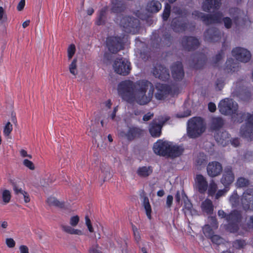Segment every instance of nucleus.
<instances>
[{"label": "nucleus", "instance_id": "nucleus-56", "mask_svg": "<svg viewBox=\"0 0 253 253\" xmlns=\"http://www.w3.org/2000/svg\"><path fill=\"white\" fill-rule=\"evenodd\" d=\"M125 7L121 4H117L113 6L112 8V11L113 13H121L124 11Z\"/></svg>", "mask_w": 253, "mask_h": 253}, {"label": "nucleus", "instance_id": "nucleus-29", "mask_svg": "<svg viewBox=\"0 0 253 253\" xmlns=\"http://www.w3.org/2000/svg\"><path fill=\"white\" fill-rule=\"evenodd\" d=\"M187 23L181 18H175L171 22V26L174 31L176 32L184 31L187 28Z\"/></svg>", "mask_w": 253, "mask_h": 253}, {"label": "nucleus", "instance_id": "nucleus-51", "mask_svg": "<svg viewBox=\"0 0 253 253\" xmlns=\"http://www.w3.org/2000/svg\"><path fill=\"white\" fill-rule=\"evenodd\" d=\"M76 46L74 44H70L67 49L68 58L69 60L72 59L76 52Z\"/></svg>", "mask_w": 253, "mask_h": 253}, {"label": "nucleus", "instance_id": "nucleus-13", "mask_svg": "<svg viewBox=\"0 0 253 253\" xmlns=\"http://www.w3.org/2000/svg\"><path fill=\"white\" fill-rule=\"evenodd\" d=\"M169 143L170 142L168 141L159 140L154 144V153L158 155L167 157L168 151L169 149Z\"/></svg>", "mask_w": 253, "mask_h": 253}, {"label": "nucleus", "instance_id": "nucleus-1", "mask_svg": "<svg viewBox=\"0 0 253 253\" xmlns=\"http://www.w3.org/2000/svg\"><path fill=\"white\" fill-rule=\"evenodd\" d=\"M217 214L220 218L224 219L227 221V229L232 233L238 231L241 222L245 218L243 212L238 210L232 211L227 214L224 211L220 210Z\"/></svg>", "mask_w": 253, "mask_h": 253}, {"label": "nucleus", "instance_id": "nucleus-30", "mask_svg": "<svg viewBox=\"0 0 253 253\" xmlns=\"http://www.w3.org/2000/svg\"><path fill=\"white\" fill-rule=\"evenodd\" d=\"M184 149L178 145H173L170 142L169 143V149L168 151V157L174 158L180 156L183 153Z\"/></svg>", "mask_w": 253, "mask_h": 253}, {"label": "nucleus", "instance_id": "nucleus-47", "mask_svg": "<svg viewBox=\"0 0 253 253\" xmlns=\"http://www.w3.org/2000/svg\"><path fill=\"white\" fill-rule=\"evenodd\" d=\"M217 188V184L215 183L213 180H211L208 189V194L211 196L214 195L216 191Z\"/></svg>", "mask_w": 253, "mask_h": 253}, {"label": "nucleus", "instance_id": "nucleus-16", "mask_svg": "<svg viewBox=\"0 0 253 253\" xmlns=\"http://www.w3.org/2000/svg\"><path fill=\"white\" fill-rule=\"evenodd\" d=\"M156 89L155 96L158 100H164L171 92L170 86L166 84H157Z\"/></svg>", "mask_w": 253, "mask_h": 253}, {"label": "nucleus", "instance_id": "nucleus-4", "mask_svg": "<svg viewBox=\"0 0 253 253\" xmlns=\"http://www.w3.org/2000/svg\"><path fill=\"white\" fill-rule=\"evenodd\" d=\"M192 16L195 19H200L207 25L210 24L220 23L222 21L223 14L218 12L214 14H205L200 11L195 10L192 12Z\"/></svg>", "mask_w": 253, "mask_h": 253}, {"label": "nucleus", "instance_id": "nucleus-55", "mask_svg": "<svg viewBox=\"0 0 253 253\" xmlns=\"http://www.w3.org/2000/svg\"><path fill=\"white\" fill-rule=\"evenodd\" d=\"M210 238L213 243L217 245H220L223 243V238L217 235H212Z\"/></svg>", "mask_w": 253, "mask_h": 253}, {"label": "nucleus", "instance_id": "nucleus-45", "mask_svg": "<svg viewBox=\"0 0 253 253\" xmlns=\"http://www.w3.org/2000/svg\"><path fill=\"white\" fill-rule=\"evenodd\" d=\"M163 40H161V44L169 46L172 40V37H171L170 34L167 32H165L163 35Z\"/></svg>", "mask_w": 253, "mask_h": 253}, {"label": "nucleus", "instance_id": "nucleus-27", "mask_svg": "<svg viewBox=\"0 0 253 253\" xmlns=\"http://www.w3.org/2000/svg\"><path fill=\"white\" fill-rule=\"evenodd\" d=\"M242 203L245 210L253 211V191H251L250 193L247 191L244 194L242 198Z\"/></svg>", "mask_w": 253, "mask_h": 253}, {"label": "nucleus", "instance_id": "nucleus-28", "mask_svg": "<svg viewBox=\"0 0 253 253\" xmlns=\"http://www.w3.org/2000/svg\"><path fill=\"white\" fill-rule=\"evenodd\" d=\"M232 119L234 122L241 123L244 120L247 122L249 120H253V114L252 115L250 113H236V111L232 114Z\"/></svg>", "mask_w": 253, "mask_h": 253}, {"label": "nucleus", "instance_id": "nucleus-25", "mask_svg": "<svg viewBox=\"0 0 253 253\" xmlns=\"http://www.w3.org/2000/svg\"><path fill=\"white\" fill-rule=\"evenodd\" d=\"M196 187L200 193H204L208 189V182L202 174H197L195 178Z\"/></svg>", "mask_w": 253, "mask_h": 253}, {"label": "nucleus", "instance_id": "nucleus-42", "mask_svg": "<svg viewBox=\"0 0 253 253\" xmlns=\"http://www.w3.org/2000/svg\"><path fill=\"white\" fill-rule=\"evenodd\" d=\"M143 206L145 210L147 217L151 219V207L149 203V199L147 197L143 198Z\"/></svg>", "mask_w": 253, "mask_h": 253}, {"label": "nucleus", "instance_id": "nucleus-26", "mask_svg": "<svg viewBox=\"0 0 253 253\" xmlns=\"http://www.w3.org/2000/svg\"><path fill=\"white\" fill-rule=\"evenodd\" d=\"M206 61V57L205 54L199 53L193 56L192 62L190 65L196 69H200L203 67Z\"/></svg>", "mask_w": 253, "mask_h": 253}, {"label": "nucleus", "instance_id": "nucleus-44", "mask_svg": "<svg viewBox=\"0 0 253 253\" xmlns=\"http://www.w3.org/2000/svg\"><path fill=\"white\" fill-rule=\"evenodd\" d=\"M87 129L89 130L88 135L93 137L95 139V143H97L96 137L98 135L99 131L96 126L92 124L91 126Z\"/></svg>", "mask_w": 253, "mask_h": 253}, {"label": "nucleus", "instance_id": "nucleus-15", "mask_svg": "<svg viewBox=\"0 0 253 253\" xmlns=\"http://www.w3.org/2000/svg\"><path fill=\"white\" fill-rule=\"evenodd\" d=\"M205 40L210 42H218L221 38L219 30L215 27H211L204 32Z\"/></svg>", "mask_w": 253, "mask_h": 253}, {"label": "nucleus", "instance_id": "nucleus-35", "mask_svg": "<svg viewBox=\"0 0 253 253\" xmlns=\"http://www.w3.org/2000/svg\"><path fill=\"white\" fill-rule=\"evenodd\" d=\"M153 172L151 167H142L139 168L136 171L138 176L141 177H147L149 176Z\"/></svg>", "mask_w": 253, "mask_h": 253}, {"label": "nucleus", "instance_id": "nucleus-18", "mask_svg": "<svg viewBox=\"0 0 253 253\" xmlns=\"http://www.w3.org/2000/svg\"><path fill=\"white\" fill-rule=\"evenodd\" d=\"M154 88H150L147 94L146 93L135 94V100L140 105H144L150 102L154 95Z\"/></svg>", "mask_w": 253, "mask_h": 253}, {"label": "nucleus", "instance_id": "nucleus-8", "mask_svg": "<svg viewBox=\"0 0 253 253\" xmlns=\"http://www.w3.org/2000/svg\"><path fill=\"white\" fill-rule=\"evenodd\" d=\"M113 68L117 74L126 76L128 75L130 71V64L126 59L117 58L114 62Z\"/></svg>", "mask_w": 253, "mask_h": 253}, {"label": "nucleus", "instance_id": "nucleus-41", "mask_svg": "<svg viewBox=\"0 0 253 253\" xmlns=\"http://www.w3.org/2000/svg\"><path fill=\"white\" fill-rule=\"evenodd\" d=\"M236 184V186L239 188L246 187L250 185V181L247 178L240 177L237 179Z\"/></svg>", "mask_w": 253, "mask_h": 253}, {"label": "nucleus", "instance_id": "nucleus-53", "mask_svg": "<svg viewBox=\"0 0 253 253\" xmlns=\"http://www.w3.org/2000/svg\"><path fill=\"white\" fill-rule=\"evenodd\" d=\"M101 248L99 247V245L96 243L94 245H92L91 247L89 248L88 250L89 253H103L101 251Z\"/></svg>", "mask_w": 253, "mask_h": 253}, {"label": "nucleus", "instance_id": "nucleus-10", "mask_svg": "<svg viewBox=\"0 0 253 253\" xmlns=\"http://www.w3.org/2000/svg\"><path fill=\"white\" fill-rule=\"evenodd\" d=\"M235 179V175L232 170V168L230 166L225 167L223 170V173L220 179V182L225 188H229L230 185Z\"/></svg>", "mask_w": 253, "mask_h": 253}, {"label": "nucleus", "instance_id": "nucleus-40", "mask_svg": "<svg viewBox=\"0 0 253 253\" xmlns=\"http://www.w3.org/2000/svg\"><path fill=\"white\" fill-rule=\"evenodd\" d=\"M215 137L218 142L222 144L224 141L229 138V134L226 131H219L217 133Z\"/></svg>", "mask_w": 253, "mask_h": 253}, {"label": "nucleus", "instance_id": "nucleus-3", "mask_svg": "<svg viewBox=\"0 0 253 253\" xmlns=\"http://www.w3.org/2000/svg\"><path fill=\"white\" fill-rule=\"evenodd\" d=\"M134 84L130 81H125L118 85V92L122 98L128 103H133L135 100Z\"/></svg>", "mask_w": 253, "mask_h": 253}, {"label": "nucleus", "instance_id": "nucleus-6", "mask_svg": "<svg viewBox=\"0 0 253 253\" xmlns=\"http://www.w3.org/2000/svg\"><path fill=\"white\" fill-rule=\"evenodd\" d=\"M220 112L223 115H227L233 114L237 111L238 104L232 99H225L220 102L218 105Z\"/></svg>", "mask_w": 253, "mask_h": 253}, {"label": "nucleus", "instance_id": "nucleus-12", "mask_svg": "<svg viewBox=\"0 0 253 253\" xmlns=\"http://www.w3.org/2000/svg\"><path fill=\"white\" fill-rule=\"evenodd\" d=\"M122 39L112 37L107 39L106 44L109 50L112 53H117L122 48Z\"/></svg>", "mask_w": 253, "mask_h": 253}, {"label": "nucleus", "instance_id": "nucleus-37", "mask_svg": "<svg viewBox=\"0 0 253 253\" xmlns=\"http://www.w3.org/2000/svg\"><path fill=\"white\" fill-rule=\"evenodd\" d=\"M107 7H104L100 10L98 17L96 22V23L97 25L105 24L107 17Z\"/></svg>", "mask_w": 253, "mask_h": 253}, {"label": "nucleus", "instance_id": "nucleus-5", "mask_svg": "<svg viewBox=\"0 0 253 253\" xmlns=\"http://www.w3.org/2000/svg\"><path fill=\"white\" fill-rule=\"evenodd\" d=\"M120 25L125 32L134 34L139 31L140 22L133 16H124L121 20Z\"/></svg>", "mask_w": 253, "mask_h": 253}, {"label": "nucleus", "instance_id": "nucleus-59", "mask_svg": "<svg viewBox=\"0 0 253 253\" xmlns=\"http://www.w3.org/2000/svg\"><path fill=\"white\" fill-rule=\"evenodd\" d=\"M102 173L104 176V181L109 180L112 176V174L110 172L109 168H105L102 170Z\"/></svg>", "mask_w": 253, "mask_h": 253}, {"label": "nucleus", "instance_id": "nucleus-20", "mask_svg": "<svg viewBox=\"0 0 253 253\" xmlns=\"http://www.w3.org/2000/svg\"><path fill=\"white\" fill-rule=\"evenodd\" d=\"M154 76L162 81L168 80L170 77L169 69L162 65H157L153 69Z\"/></svg>", "mask_w": 253, "mask_h": 253}, {"label": "nucleus", "instance_id": "nucleus-17", "mask_svg": "<svg viewBox=\"0 0 253 253\" xmlns=\"http://www.w3.org/2000/svg\"><path fill=\"white\" fill-rule=\"evenodd\" d=\"M8 181L12 187L15 194L17 195L20 198H23L25 203H27L30 201L29 195L27 192L24 191L21 188H19V185L15 179L9 178Z\"/></svg>", "mask_w": 253, "mask_h": 253}, {"label": "nucleus", "instance_id": "nucleus-52", "mask_svg": "<svg viewBox=\"0 0 253 253\" xmlns=\"http://www.w3.org/2000/svg\"><path fill=\"white\" fill-rule=\"evenodd\" d=\"M12 125L9 122H7L3 128V133L5 136H8L12 130Z\"/></svg>", "mask_w": 253, "mask_h": 253}, {"label": "nucleus", "instance_id": "nucleus-57", "mask_svg": "<svg viewBox=\"0 0 253 253\" xmlns=\"http://www.w3.org/2000/svg\"><path fill=\"white\" fill-rule=\"evenodd\" d=\"M170 12V6L167 4L163 13V18L164 21H167L169 16Z\"/></svg>", "mask_w": 253, "mask_h": 253}, {"label": "nucleus", "instance_id": "nucleus-60", "mask_svg": "<svg viewBox=\"0 0 253 253\" xmlns=\"http://www.w3.org/2000/svg\"><path fill=\"white\" fill-rule=\"evenodd\" d=\"M79 216L78 215L73 216L70 219V224L71 226H76L79 222Z\"/></svg>", "mask_w": 253, "mask_h": 253}, {"label": "nucleus", "instance_id": "nucleus-14", "mask_svg": "<svg viewBox=\"0 0 253 253\" xmlns=\"http://www.w3.org/2000/svg\"><path fill=\"white\" fill-rule=\"evenodd\" d=\"M223 170L222 165L217 161L210 162L207 167L208 175L212 178L219 175Z\"/></svg>", "mask_w": 253, "mask_h": 253}, {"label": "nucleus", "instance_id": "nucleus-34", "mask_svg": "<svg viewBox=\"0 0 253 253\" xmlns=\"http://www.w3.org/2000/svg\"><path fill=\"white\" fill-rule=\"evenodd\" d=\"M239 68V63L232 58L229 59L226 62V69L228 72L237 71Z\"/></svg>", "mask_w": 253, "mask_h": 253}, {"label": "nucleus", "instance_id": "nucleus-62", "mask_svg": "<svg viewBox=\"0 0 253 253\" xmlns=\"http://www.w3.org/2000/svg\"><path fill=\"white\" fill-rule=\"evenodd\" d=\"M61 228L64 232L70 234H71L72 230L73 229L72 227L70 226L65 225L63 224L61 225Z\"/></svg>", "mask_w": 253, "mask_h": 253}, {"label": "nucleus", "instance_id": "nucleus-2", "mask_svg": "<svg viewBox=\"0 0 253 253\" xmlns=\"http://www.w3.org/2000/svg\"><path fill=\"white\" fill-rule=\"evenodd\" d=\"M187 135L192 138L199 137L205 131L206 126L201 117H193L187 123Z\"/></svg>", "mask_w": 253, "mask_h": 253}, {"label": "nucleus", "instance_id": "nucleus-46", "mask_svg": "<svg viewBox=\"0 0 253 253\" xmlns=\"http://www.w3.org/2000/svg\"><path fill=\"white\" fill-rule=\"evenodd\" d=\"M229 201L233 207H237L239 203V196L236 192H234L230 196Z\"/></svg>", "mask_w": 253, "mask_h": 253}, {"label": "nucleus", "instance_id": "nucleus-61", "mask_svg": "<svg viewBox=\"0 0 253 253\" xmlns=\"http://www.w3.org/2000/svg\"><path fill=\"white\" fill-rule=\"evenodd\" d=\"M23 165L31 170L35 169V168L33 163L28 159H25L23 161Z\"/></svg>", "mask_w": 253, "mask_h": 253}, {"label": "nucleus", "instance_id": "nucleus-22", "mask_svg": "<svg viewBox=\"0 0 253 253\" xmlns=\"http://www.w3.org/2000/svg\"><path fill=\"white\" fill-rule=\"evenodd\" d=\"M135 94L146 93L150 88H154L153 84L146 80H141L134 84Z\"/></svg>", "mask_w": 253, "mask_h": 253}, {"label": "nucleus", "instance_id": "nucleus-32", "mask_svg": "<svg viewBox=\"0 0 253 253\" xmlns=\"http://www.w3.org/2000/svg\"><path fill=\"white\" fill-rule=\"evenodd\" d=\"M182 200L184 202V210L185 213L186 214L188 213L191 214L192 213L193 205L183 190L182 191Z\"/></svg>", "mask_w": 253, "mask_h": 253}, {"label": "nucleus", "instance_id": "nucleus-19", "mask_svg": "<svg viewBox=\"0 0 253 253\" xmlns=\"http://www.w3.org/2000/svg\"><path fill=\"white\" fill-rule=\"evenodd\" d=\"M240 134L248 140H253V120H249L241 126Z\"/></svg>", "mask_w": 253, "mask_h": 253}, {"label": "nucleus", "instance_id": "nucleus-24", "mask_svg": "<svg viewBox=\"0 0 253 253\" xmlns=\"http://www.w3.org/2000/svg\"><path fill=\"white\" fill-rule=\"evenodd\" d=\"M220 0H205L202 4V9L205 12H214L221 5Z\"/></svg>", "mask_w": 253, "mask_h": 253}, {"label": "nucleus", "instance_id": "nucleus-36", "mask_svg": "<svg viewBox=\"0 0 253 253\" xmlns=\"http://www.w3.org/2000/svg\"><path fill=\"white\" fill-rule=\"evenodd\" d=\"M224 124V121L221 117H214L212 118L211 128L213 130H218L221 128Z\"/></svg>", "mask_w": 253, "mask_h": 253}, {"label": "nucleus", "instance_id": "nucleus-21", "mask_svg": "<svg viewBox=\"0 0 253 253\" xmlns=\"http://www.w3.org/2000/svg\"><path fill=\"white\" fill-rule=\"evenodd\" d=\"M171 70L172 76L175 80H182L184 76V72L181 62L177 61L173 63L171 67Z\"/></svg>", "mask_w": 253, "mask_h": 253}, {"label": "nucleus", "instance_id": "nucleus-54", "mask_svg": "<svg viewBox=\"0 0 253 253\" xmlns=\"http://www.w3.org/2000/svg\"><path fill=\"white\" fill-rule=\"evenodd\" d=\"M223 57V52L222 50H220L218 54H217L215 57L212 59L213 64L215 66L222 59Z\"/></svg>", "mask_w": 253, "mask_h": 253}, {"label": "nucleus", "instance_id": "nucleus-7", "mask_svg": "<svg viewBox=\"0 0 253 253\" xmlns=\"http://www.w3.org/2000/svg\"><path fill=\"white\" fill-rule=\"evenodd\" d=\"M144 130L136 126L129 127L126 132L124 131H119L118 135L122 138H126L128 141H131L135 139L141 137L144 135Z\"/></svg>", "mask_w": 253, "mask_h": 253}, {"label": "nucleus", "instance_id": "nucleus-63", "mask_svg": "<svg viewBox=\"0 0 253 253\" xmlns=\"http://www.w3.org/2000/svg\"><path fill=\"white\" fill-rule=\"evenodd\" d=\"M182 198V192L180 193L179 191H177L175 196V202L179 206L182 205L181 199Z\"/></svg>", "mask_w": 253, "mask_h": 253}, {"label": "nucleus", "instance_id": "nucleus-43", "mask_svg": "<svg viewBox=\"0 0 253 253\" xmlns=\"http://www.w3.org/2000/svg\"><path fill=\"white\" fill-rule=\"evenodd\" d=\"M69 69L70 73L74 76H76L78 74L77 70V59L74 58L69 65Z\"/></svg>", "mask_w": 253, "mask_h": 253}, {"label": "nucleus", "instance_id": "nucleus-58", "mask_svg": "<svg viewBox=\"0 0 253 253\" xmlns=\"http://www.w3.org/2000/svg\"><path fill=\"white\" fill-rule=\"evenodd\" d=\"M222 21L223 22L226 28L230 29L231 28L232 25V20L230 18L228 17H224L222 19Z\"/></svg>", "mask_w": 253, "mask_h": 253}, {"label": "nucleus", "instance_id": "nucleus-31", "mask_svg": "<svg viewBox=\"0 0 253 253\" xmlns=\"http://www.w3.org/2000/svg\"><path fill=\"white\" fill-rule=\"evenodd\" d=\"M162 8L161 3L156 0H152L148 2L146 6V10L150 13H156Z\"/></svg>", "mask_w": 253, "mask_h": 253}, {"label": "nucleus", "instance_id": "nucleus-50", "mask_svg": "<svg viewBox=\"0 0 253 253\" xmlns=\"http://www.w3.org/2000/svg\"><path fill=\"white\" fill-rule=\"evenodd\" d=\"M52 182V180L50 179L48 175L43 176L40 180V183L43 187H46Z\"/></svg>", "mask_w": 253, "mask_h": 253}, {"label": "nucleus", "instance_id": "nucleus-64", "mask_svg": "<svg viewBox=\"0 0 253 253\" xmlns=\"http://www.w3.org/2000/svg\"><path fill=\"white\" fill-rule=\"evenodd\" d=\"M229 190L228 188H225L223 190H220L215 194V198L218 199L220 197L224 195V194Z\"/></svg>", "mask_w": 253, "mask_h": 253}, {"label": "nucleus", "instance_id": "nucleus-11", "mask_svg": "<svg viewBox=\"0 0 253 253\" xmlns=\"http://www.w3.org/2000/svg\"><path fill=\"white\" fill-rule=\"evenodd\" d=\"M183 48L188 51H191L197 48L200 44L198 39L194 37H183L181 41Z\"/></svg>", "mask_w": 253, "mask_h": 253}, {"label": "nucleus", "instance_id": "nucleus-33", "mask_svg": "<svg viewBox=\"0 0 253 253\" xmlns=\"http://www.w3.org/2000/svg\"><path fill=\"white\" fill-rule=\"evenodd\" d=\"M201 208L203 211L208 214H212L213 211L212 202L209 199H206L202 202Z\"/></svg>", "mask_w": 253, "mask_h": 253}, {"label": "nucleus", "instance_id": "nucleus-38", "mask_svg": "<svg viewBox=\"0 0 253 253\" xmlns=\"http://www.w3.org/2000/svg\"><path fill=\"white\" fill-rule=\"evenodd\" d=\"M207 161V157L204 153H199L195 159V163L198 166L206 165Z\"/></svg>", "mask_w": 253, "mask_h": 253}, {"label": "nucleus", "instance_id": "nucleus-23", "mask_svg": "<svg viewBox=\"0 0 253 253\" xmlns=\"http://www.w3.org/2000/svg\"><path fill=\"white\" fill-rule=\"evenodd\" d=\"M166 121H159L153 120L149 125V130L153 137H159L161 134L162 128Z\"/></svg>", "mask_w": 253, "mask_h": 253}, {"label": "nucleus", "instance_id": "nucleus-39", "mask_svg": "<svg viewBox=\"0 0 253 253\" xmlns=\"http://www.w3.org/2000/svg\"><path fill=\"white\" fill-rule=\"evenodd\" d=\"M47 203L49 206H55L58 208H65V203L60 202L54 197L48 198L47 200Z\"/></svg>", "mask_w": 253, "mask_h": 253}, {"label": "nucleus", "instance_id": "nucleus-9", "mask_svg": "<svg viewBox=\"0 0 253 253\" xmlns=\"http://www.w3.org/2000/svg\"><path fill=\"white\" fill-rule=\"evenodd\" d=\"M232 54L237 61L244 63L249 62L252 57L251 52L241 47L234 48L232 50Z\"/></svg>", "mask_w": 253, "mask_h": 253}, {"label": "nucleus", "instance_id": "nucleus-48", "mask_svg": "<svg viewBox=\"0 0 253 253\" xmlns=\"http://www.w3.org/2000/svg\"><path fill=\"white\" fill-rule=\"evenodd\" d=\"M204 235L208 238H210L213 235V232L209 225H205L203 228Z\"/></svg>", "mask_w": 253, "mask_h": 253}, {"label": "nucleus", "instance_id": "nucleus-49", "mask_svg": "<svg viewBox=\"0 0 253 253\" xmlns=\"http://www.w3.org/2000/svg\"><path fill=\"white\" fill-rule=\"evenodd\" d=\"M2 199L5 203L9 202L11 199V194L8 190H4L2 193Z\"/></svg>", "mask_w": 253, "mask_h": 253}]
</instances>
